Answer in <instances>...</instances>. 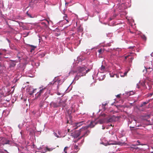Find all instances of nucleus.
Instances as JSON below:
<instances>
[{"label": "nucleus", "instance_id": "nucleus-12", "mask_svg": "<svg viewBox=\"0 0 153 153\" xmlns=\"http://www.w3.org/2000/svg\"><path fill=\"white\" fill-rule=\"evenodd\" d=\"M58 105L59 106H62L64 107L65 106V102L62 100H60L59 102Z\"/></svg>", "mask_w": 153, "mask_h": 153}, {"label": "nucleus", "instance_id": "nucleus-29", "mask_svg": "<svg viewBox=\"0 0 153 153\" xmlns=\"http://www.w3.org/2000/svg\"><path fill=\"white\" fill-rule=\"evenodd\" d=\"M45 22H47V24L48 25H49L50 24H52V22L51 21H49L46 20H45Z\"/></svg>", "mask_w": 153, "mask_h": 153}, {"label": "nucleus", "instance_id": "nucleus-22", "mask_svg": "<svg viewBox=\"0 0 153 153\" xmlns=\"http://www.w3.org/2000/svg\"><path fill=\"white\" fill-rule=\"evenodd\" d=\"M53 134L54 136L56 137V138H57L59 137V136L54 131L53 133Z\"/></svg>", "mask_w": 153, "mask_h": 153}, {"label": "nucleus", "instance_id": "nucleus-34", "mask_svg": "<svg viewBox=\"0 0 153 153\" xmlns=\"http://www.w3.org/2000/svg\"><path fill=\"white\" fill-rule=\"evenodd\" d=\"M57 94L59 95H62V96H63V93L61 92V93H60V92H57Z\"/></svg>", "mask_w": 153, "mask_h": 153}, {"label": "nucleus", "instance_id": "nucleus-17", "mask_svg": "<svg viewBox=\"0 0 153 153\" xmlns=\"http://www.w3.org/2000/svg\"><path fill=\"white\" fill-rule=\"evenodd\" d=\"M31 64L33 66H35L36 67L39 66V62H37V63H36V62H35L34 61L32 62Z\"/></svg>", "mask_w": 153, "mask_h": 153}, {"label": "nucleus", "instance_id": "nucleus-43", "mask_svg": "<svg viewBox=\"0 0 153 153\" xmlns=\"http://www.w3.org/2000/svg\"><path fill=\"white\" fill-rule=\"evenodd\" d=\"M47 150H48V151H51L52 150V149H49L48 148H47Z\"/></svg>", "mask_w": 153, "mask_h": 153}, {"label": "nucleus", "instance_id": "nucleus-11", "mask_svg": "<svg viewBox=\"0 0 153 153\" xmlns=\"http://www.w3.org/2000/svg\"><path fill=\"white\" fill-rule=\"evenodd\" d=\"M105 137H102L100 139V144L105 145Z\"/></svg>", "mask_w": 153, "mask_h": 153}, {"label": "nucleus", "instance_id": "nucleus-16", "mask_svg": "<svg viewBox=\"0 0 153 153\" xmlns=\"http://www.w3.org/2000/svg\"><path fill=\"white\" fill-rule=\"evenodd\" d=\"M59 82V81H55L53 83V86H54L55 85H56L57 88H58V84Z\"/></svg>", "mask_w": 153, "mask_h": 153}, {"label": "nucleus", "instance_id": "nucleus-14", "mask_svg": "<svg viewBox=\"0 0 153 153\" xmlns=\"http://www.w3.org/2000/svg\"><path fill=\"white\" fill-rule=\"evenodd\" d=\"M83 121L81 122H80L77 123H76V127L74 128L75 129L79 126L82 125L83 124Z\"/></svg>", "mask_w": 153, "mask_h": 153}, {"label": "nucleus", "instance_id": "nucleus-48", "mask_svg": "<svg viewBox=\"0 0 153 153\" xmlns=\"http://www.w3.org/2000/svg\"><path fill=\"white\" fill-rule=\"evenodd\" d=\"M105 105H104V106H103V108H104V110H105Z\"/></svg>", "mask_w": 153, "mask_h": 153}, {"label": "nucleus", "instance_id": "nucleus-31", "mask_svg": "<svg viewBox=\"0 0 153 153\" xmlns=\"http://www.w3.org/2000/svg\"><path fill=\"white\" fill-rule=\"evenodd\" d=\"M116 17V16L114 15L112 17H110L109 19L110 20H111L112 19H113L115 17Z\"/></svg>", "mask_w": 153, "mask_h": 153}, {"label": "nucleus", "instance_id": "nucleus-58", "mask_svg": "<svg viewBox=\"0 0 153 153\" xmlns=\"http://www.w3.org/2000/svg\"><path fill=\"white\" fill-rule=\"evenodd\" d=\"M93 79H94V77L93 76Z\"/></svg>", "mask_w": 153, "mask_h": 153}, {"label": "nucleus", "instance_id": "nucleus-39", "mask_svg": "<svg viewBox=\"0 0 153 153\" xmlns=\"http://www.w3.org/2000/svg\"><path fill=\"white\" fill-rule=\"evenodd\" d=\"M120 95L121 94H118L116 96L117 97V98H120Z\"/></svg>", "mask_w": 153, "mask_h": 153}, {"label": "nucleus", "instance_id": "nucleus-55", "mask_svg": "<svg viewBox=\"0 0 153 153\" xmlns=\"http://www.w3.org/2000/svg\"><path fill=\"white\" fill-rule=\"evenodd\" d=\"M89 71V69H88V71Z\"/></svg>", "mask_w": 153, "mask_h": 153}, {"label": "nucleus", "instance_id": "nucleus-42", "mask_svg": "<svg viewBox=\"0 0 153 153\" xmlns=\"http://www.w3.org/2000/svg\"><path fill=\"white\" fill-rule=\"evenodd\" d=\"M128 72V71L124 73V75L125 76H126L127 75V74Z\"/></svg>", "mask_w": 153, "mask_h": 153}, {"label": "nucleus", "instance_id": "nucleus-13", "mask_svg": "<svg viewBox=\"0 0 153 153\" xmlns=\"http://www.w3.org/2000/svg\"><path fill=\"white\" fill-rule=\"evenodd\" d=\"M4 64L3 62L0 61V71L4 69Z\"/></svg>", "mask_w": 153, "mask_h": 153}, {"label": "nucleus", "instance_id": "nucleus-44", "mask_svg": "<svg viewBox=\"0 0 153 153\" xmlns=\"http://www.w3.org/2000/svg\"><path fill=\"white\" fill-rule=\"evenodd\" d=\"M151 88H152V86H149V89L150 90Z\"/></svg>", "mask_w": 153, "mask_h": 153}, {"label": "nucleus", "instance_id": "nucleus-25", "mask_svg": "<svg viewBox=\"0 0 153 153\" xmlns=\"http://www.w3.org/2000/svg\"><path fill=\"white\" fill-rule=\"evenodd\" d=\"M149 102V101H148L147 102H145L143 103V104H141V106H143L144 105H146Z\"/></svg>", "mask_w": 153, "mask_h": 153}, {"label": "nucleus", "instance_id": "nucleus-15", "mask_svg": "<svg viewBox=\"0 0 153 153\" xmlns=\"http://www.w3.org/2000/svg\"><path fill=\"white\" fill-rule=\"evenodd\" d=\"M16 64V63L14 62L10 63V64L9 68L11 69H12L15 67Z\"/></svg>", "mask_w": 153, "mask_h": 153}, {"label": "nucleus", "instance_id": "nucleus-24", "mask_svg": "<svg viewBox=\"0 0 153 153\" xmlns=\"http://www.w3.org/2000/svg\"><path fill=\"white\" fill-rule=\"evenodd\" d=\"M107 74L108 75H110V77H114V76H116L115 74H111L109 73H108Z\"/></svg>", "mask_w": 153, "mask_h": 153}, {"label": "nucleus", "instance_id": "nucleus-54", "mask_svg": "<svg viewBox=\"0 0 153 153\" xmlns=\"http://www.w3.org/2000/svg\"><path fill=\"white\" fill-rule=\"evenodd\" d=\"M41 88H42L41 87L39 88H40V89H41Z\"/></svg>", "mask_w": 153, "mask_h": 153}, {"label": "nucleus", "instance_id": "nucleus-38", "mask_svg": "<svg viewBox=\"0 0 153 153\" xmlns=\"http://www.w3.org/2000/svg\"><path fill=\"white\" fill-rule=\"evenodd\" d=\"M111 45V43H108L106 45V46H110Z\"/></svg>", "mask_w": 153, "mask_h": 153}, {"label": "nucleus", "instance_id": "nucleus-4", "mask_svg": "<svg viewBox=\"0 0 153 153\" xmlns=\"http://www.w3.org/2000/svg\"><path fill=\"white\" fill-rule=\"evenodd\" d=\"M36 89H33L31 86L29 85L27 88V91L29 95H32L33 93L36 92Z\"/></svg>", "mask_w": 153, "mask_h": 153}, {"label": "nucleus", "instance_id": "nucleus-56", "mask_svg": "<svg viewBox=\"0 0 153 153\" xmlns=\"http://www.w3.org/2000/svg\"><path fill=\"white\" fill-rule=\"evenodd\" d=\"M74 82V81H73L72 82V83H73V82Z\"/></svg>", "mask_w": 153, "mask_h": 153}, {"label": "nucleus", "instance_id": "nucleus-7", "mask_svg": "<svg viewBox=\"0 0 153 153\" xmlns=\"http://www.w3.org/2000/svg\"><path fill=\"white\" fill-rule=\"evenodd\" d=\"M132 54L136 55L135 54H133V53H131L130 54L127 55L125 57V59H126L129 57H131L128 59V62L129 63H132V61L134 59V58L132 56ZM134 55H133V56Z\"/></svg>", "mask_w": 153, "mask_h": 153}, {"label": "nucleus", "instance_id": "nucleus-20", "mask_svg": "<svg viewBox=\"0 0 153 153\" xmlns=\"http://www.w3.org/2000/svg\"><path fill=\"white\" fill-rule=\"evenodd\" d=\"M145 70H144L143 71V72H145V73H146L147 72H148V70L149 69H152V68H150V67H149V68H146V67H145Z\"/></svg>", "mask_w": 153, "mask_h": 153}, {"label": "nucleus", "instance_id": "nucleus-33", "mask_svg": "<svg viewBox=\"0 0 153 153\" xmlns=\"http://www.w3.org/2000/svg\"><path fill=\"white\" fill-rule=\"evenodd\" d=\"M79 30L81 32H82L83 30V29L82 27H80L79 28Z\"/></svg>", "mask_w": 153, "mask_h": 153}, {"label": "nucleus", "instance_id": "nucleus-49", "mask_svg": "<svg viewBox=\"0 0 153 153\" xmlns=\"http://www.w3.org/2000/svg\"><path fill=\"white\" fill-rule=\"evenodd\" d=\"M137 87L138 88H139V87L137 85Z\"/></svg>", "mask_w": 153, "mask_h": 153}, {"label": "nucleus", "instance_id": "nucleus-60", "mask_svg": "<svg viewBox=\"0 0 153 153\" xmlns=\"http://www.w3.org/2000/svg\"><path fill=\"white\" fill-rule=\"evenodd\" d=\"M52 82H51V84H52Z\"/></svg>", "mask_w": 153, "mask_h": 153}, {"label": "nucleus", "instance_id": "nucleus-1", "mask_svg": "<svg viewBox=\"0 0 153 153\" xmlns=\"http://www.w3.org/2000/svg\"><path fill=\"white\" fill-rule=\"evenodd\" d=\"M77 61L76 63H78L77 65L76 63L73 64V66L71 71L69 73L70 75L73 74L74 73L76 72L77 75L75 77L74 80H77L81 76H85L87 72V71L85 69L88 64L85 65V61L84 60V57L82 56H78L77 58Z\"/></svg>", "mask_w": 153, "mask_h": 153}, {"label": "nucleus", "instance_id": "nucleus-37", "mask_svg": "<svg viewBox=\"0 0 153 153\" xmlns=\"http://www.w3.org/2000/svg\"><path fill=\"white\" fill-rule=\"evenodd\" d=\"M153 93H150L149 94H148V97H151L153 95Z\"/></svg>", "mask_w": 153, "mask_h": 153}, {"label": "nucleus", "instance_id": "nucleus-5", "mask_svg": "<svg viewBox=\"0 0 153 153\" xmlns=\"http://www.w3.org/2000/svg\"><path fill=\"white\" fill-rule=\"evenodd\" d=\"M105 114L104 112L101 113L99 117V123L100 124H102L105 122Z\"/></svg>", "mask_w": 153, "mask_h": 153}, {"label": "nucleus", "instance_id": "nucleus-10", "mask_svg": "<svg viewBox=\"0 0 153 153\" xmlns=\"http://www.w3.org/2000/svg\"><path fill=\"white\" fill-rule=\"evenodd\" d=\"M27 130L30 132V133L31 134H34L36 132L35 129V128H30L29 129L27 128Z\"/></svg>", "mask_w": 153, "mask_h": 153}, {"label": "nucleus", "instance_id": "nucleus-32", "mask_svg": "<svg viewBox=\"0 0 153 153\" xmlns=\"http://www.w3.org/2000/svg\"><path fill=\"white\" fill-rule=\"evenodd\" d=\"M68 148V147H65L64 149V151L65 153H67L66 149Z\"/></svg>", "mask_w": 153, "mask_h": 153}, {"label": "nucleus", "instance_id": "nucleus-52", "mask_svg": "<svg viewBox=\"0 0 153 153\" xmlns=\"http://www.w3.org/2000/svg\"><path fill=\"white\" fill-rule=\"evenodd\" d=\"M18 57L19 58V59L20 58V57L19 56H18Z\"/></svg>", "mask_w": 153, "mask_h": 153}, {"label": "nucleus", "instance_id": "nucleus-18", "mask_svg": "<svg viewBox=\"0 0 153 153\" xmlns=\"http://www.w3.org/2000/svg\"><path fill=\"white\" fill-rule=\"evenodd\" d=\"M63 18L67 22L66 23H68L69 22L70 20L69 19L66 15H65V16L63 17Z\"/></svg>", "mask_w": 153, "mask_h": 153}, {"label": "nucleus", "instance_id": "nucleus-28", "mask_svg": "<svg viewBox=\"0 0 153 153\" xmlns=\"http://www.w3.org/2000/svg\"><path fill=\"white\" fill-rule=\"evenodd\" d=\"M104 50L102 48L98 50V52L100 53H102L103 52H104Z\"/></svg>", "mask_w": 153, "mask_h": 153}, {"label": "nucleus", "instance_id": "nucleus-27", "mask_svg": "<svg viewBox=\"0 0 153 153\" xmlns=\"http://www.w3.org/2000/svg\"><path fill=\"white\" fill-rule=\"evenodd\" d=\"M142 38L143 40H144L145 41H146V37L144 35L142 36Z\"/></svg>", "mask_w": 153, "mask_h": 153}, {"label": "nucleus", "instance_id": "nucleus-23", "mask_svg": "<svg viewBox=\"0 0 153 153\" xmlns=\"http://www.w3.org/2000/svg\"><path fill=\"white\" fill-rule=\"evenodd\" d=\"M24 123L23 122L21 124H20L18 125V127L19 128H21L24 125Z\"/></svg>", "mask_w": 153, "mask_h": 153}, {"label": "nucleus", "instance_id": "nucleus-26", "mask_svg": "<svg viewBox=\"0 0 153 153\" xmlns=\"http://www.w3.org/2000/svg\"><path fill=\"white\" fill-rule=\"evenodd\" d=\"M41 23L42 25H45V26L46 27H47L48 26V25L45 22H42Z\"/></svg>", "mask_w": 153, "mask_h": 153}, {"label": "nucleus", "instance_id": "nucleus-35", "mask_svg": "<svg viewBox=\"0 0 153 153\" xmlns=\"http://www.w3.org/2000/svg\"><path fill=\"white\" fill-rule=\"evenodd\" d=\"M105 128V126L104 125H103L102 126V130H104Z\"/></svg>", "mask_w": 153, "mask_h": 153}, {"label": "nucleus", "instance_id": "nucleus-6", "mask_svg": "<svg viewBox=\"0 0 153 153\" xmlns=\"http://www.w3.org/2000/svg\"><path fill=\"white\" fill-rule=\"evenodd\" d=\"M45 88H46L45 87L44 88H42V89H40L39 91L35 94V98H37L39 97L44 92Z\"/></svg>", "mask_w": 153, "mask_h": 153}, {"label": "nucleus", "instance_id": "nucleus-21", "mask_svg": "<svg viewBox=\"0 0 153 153\" xmlns=\"http://www.w3.org/2000/svg\"><path fill=\"white\" fill-rule=\"evenodd\" d=\"M31 46L32 47V48L30 50V52H32L34 50L35 48H36V47L33 45H31Z\"/></svg>", "mask_w": 153, "mask_h": 153}, {"label": "nucleus", "instance_id": "nucleus-19", "mask_svg": "<svg viewBox=\"0 0 153 153\" xmlns=\"http://www.w3.org/2000/svg\"><path fill=\"white\" fill-rule=\"evenodd\" d=\"M74 148L75 149L74 150V153L77 152L79 150L78 149V147L77 146H76V145H75L74 146Z\"/></svg>", "mask_w": 153, "mask_h": 153}, {"label": "nucleus", "instance_id": "nucleus-41", "mask_svg": "<svg viewBox=\"0 0 153 153\" xmlns=\"http://www.w3.org/2000/svg\"><path fill=\"white\" fill-rule=\"evenodd\" d=\"M137 142L138 143V144H137V145H140V142L138 140L137 141Z\"/></svg>", "mask_w": 153, "mask_h": 153}, {"label": "nucleus", "instance_id": "nucleus-3", "mask_svg": "<svg viewBox=\"0 0 153 153\" xmlns=\"http://www.w3.org/2000/svg\"><path fill=\"white\" fill-rule=\"evenodd\" d=\"M120 118L119 116H115L114 115H110L108 116L106 118V122L107 123L109 122H112L114 121H116L118 120Z\"/></svg>", "mask_w": 153, "mask_h": 153}, {"label": "nucleus", "instance_id": "nucleus-40", "mask_svg": "<svg viewBox=\"0 0 153 153\" xmlns=\"http://www.w3.org/2000/svg\"><path fill=\"white\" fill-rule=\"evenodd\" d=\"M27 15L29 17H30V18H32V17H32V16H31L30 15V14H28V13H27Z\"/></svg>", "mask_w": 153, "mask_h": 153}, {"label": "nucleus", "instance_id": "nucleus-2", "mask_svg": "<svg viewBox=\"0 0 153 153\" xmlns=\"http://www.w3.org/2000/svg\"><path fill=\"white\" fill-rule=\"evenodd\" d=\"M97 120L95 121H92L90 122V124L88 126L82 127L80 129L79 131H77L71 133V135L74 138L77 137L79 135L80 136V137L78 138L80 139L82 137H84L87 136L89 133L90 131L87 129L88 127L92 128L97 123V122H96Z\"/></svg>", "mask_w": 153, "mask_h": 153}, {"label": "nucleus", "instance_id": "nucleus-59", "mask_svg": "<svg viewBox=\"0 0 153 153\" xmlns=\"http://www.w3.org/2000/svg\"><path fill=\"white\" fill-rule=\"evenodd\" d=\"M110 34H111V35H112V34H111V33H110Z\"/></svg>", "mask_w": 153, "mask_h": 153}, {"label": "nucleus", "instance_id": "nucleus-9", "mask_svg": "<svg viewBox=\"0 0 153 153\" xmlns=\"http://www.w3.org/2000/svg\"><path fill=\"white\" fill-rule=\"evenodd\" d=\"M105 71V66L102 65L100 68L99 70V72L98 73H101L103 74Z\"/></svg>", "mask_w": 153, "mask_h": 153}, {"label": "nucleus", "instance_id": "nucleus-8", "mask_svg": "<svg viewBox=\"0 0 153 153\" xmlns=\"http://www.w3.org/2000/svg\"><path fill=\"white\" fill-rule=\"evenodd\" d=\"M97 76L98 77V79L100 81L103 80L105 77V75L101 73H98Z\"/></svg>", "mask_w": 153, "mask_h": 153}, {"label": "nucleus", "instance_id": "nucleus-57", "mask_svg": "<svg viewBox=\"0 0 153 153\" xmlns=\"http://www.w3.org/2000/svg\"><path fill=\"white\" fill-rule=\"evenodd\" d=\"M90 68H92V66H91V67H90Z\"/></svg>", "mask_w": 153, "mask_h": 153}, {"label": "nucleus", "instance_id": "nucleus-30", "mask_svg": "<svg viewBox=\"0 0 153 153\" xmlns=\"http://www.w3.org/2000/svg\"><path fill=\"white\" fill-rule=\"evenodd\" d=\"M53 105L54 107H57L58 106H59V105L56 104L55 103H53Z\"/></svg>", "mask_w": 153, "mask_h": 153}, {"label": "nucleus", "instance_id": "nucleus-36", "mask_svg": "<svg viewBox=\"0 0 153 153\" xmlns=\"http://www.w3.org/2000/svg\"><path fill=\"white\" fill-rule=\"evenodd\" d=\"M99 21H100V22L102 24H105V23L104 22H102V19H99Z\"/></svg>", "mask_w": 153, "mask_h": 153}, {"label": "nucleus", "instance_id": "nucleus-53", "mask_svg": "<svg viewBox=\"0 0 153 153\" xmlns=\"http://www.w3.org/2000/svg\"><path fill=\"white\" fill-rule=\"evenodd\" d=\"M29 76L30 77H32V76Z\"/></svg>", "mask_w": 153, "mask_h": 153}, {"label": "nucleus", "instance_id": "nucleus-51", "mask_svg": "<svg viewBox=\"0 0 153 153\" xmlns=\"http://www.w3.org/2000/svg\"><path fill=\"white\" fill-rule=\"evenodd\" d=\"M130 128H134V127H131V126H130Z\"/></svg>", "mask_w": 153, "mask_h": 153}, {"label": "nucleus", "instance_id": "nucleus-46", "mask_svg": "<svg viewBox=\"0 0 153 153\" xmlns=\"http://www.w3.org/2000/svg\"><path fill=\"white\" fill-rule=\"evenodd\" d=\"M7 40L9 43L10 42V41L8 39H7Z\"/></svg>", "mask_w": 153, "mask_h": 153}, {"label": "nucleus", "instance_id": "nucleus-45", "mask_svg": "<svg viewBox=\"0 0 153 153\" xmlns=\"http://www.w3.org/2000/svg\"><path fill=\"white\" fill-rule=\"evenodd\" d=\"M84 142V139H83V140L81 141V143H83Z\"/></svg>", "mask_w": 153, "mask_h": 153}, {"label": "nucleus", "instance_id": "nucleus-50", "mask_svg": "<svg viewBox=\"0 0 153 153\" xmlns=\"http://www.w3.org/2000/svg\"><path fill=\"white\" fill-rule=\"evenodd\" d=\"M2 55V54L0 52V56L1 55Z\"/></svg>", "mask_w": 153, "mask_h": 153}, {"label": "nucleus", "instance_id": "nucleus-47", "mask_svg": "<svg viewBox=\"0 0 153 153\" xmlns=\"http://www.w3.org/2000/svg\"><path fill=\"white\" fill-rule=\"evenodd\" d=\"M2 60V58L0 56V61H1Z\"/></svg>", "mask_w": 153, "mask_h": 153}]
</instances>
